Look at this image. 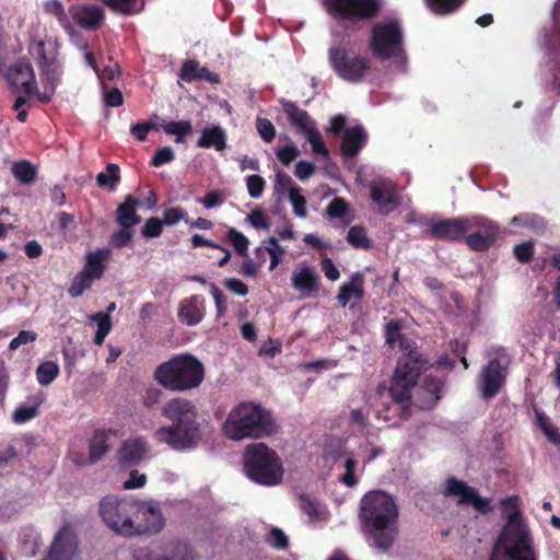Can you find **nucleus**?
<instances>
[{"mask_svg":"<svg viewBox=\"0 0 560 560\" xmlns=\"http://www.w3.org/2000/svg\"><path fill=\"white\" fill-rule=\"evenodd\" d=\"M398 506L382 490L366 492L360 500L359 520L368 544L378 551H388L398 535Z\"/></svg>","mask_w":560,"mask_h":560,"instance_id":"f257e3e1","label":"nucleus"},{"mask_svg":"<svg viewBox=\"0 0 560 560\" xmlns=\"http://www.w3.org/2000/svg\"><path fill=\"white\" fill-rule=\"evenodd\" d=\"M161 413L172 424L163 425L154 432L159 443H165L174 451L191 450L198 445L206 422L199 419L197 408L190 400L172 398L163 406Z\"/></svg>","mask_w":560,"mask_h":560,"instance_id":"f03ea898","label":"nucleus"},{"mask_svg":"<svg viewBox=\"0 0 560 560\" xmlns=\"http://www.w3.org/2000/svg\"><path fill=\"white\" fill-rule=\"evenodd\" d=\"M277 430L272 413L260 404L241 402L228 415L223 423V434L233 441L262 439Z\"/></svg>","mask_w":560,"mask_h":560,"instance_id":"7ed1b4c3","label":"nucleus"},{"mask_svg":"<svg viewBox=\"0 0 560 560\" xmlns=\"http://www.w3.org/2000/svg\"><path fill=\"white\" fill-rule=\"evenodd\" d=\"M489 560H538L529 528L520 511L508 516L493 544Z\"/></svg>","mask_w":560,"mask_h":560,"instance_id":"20e7f679","label":"nucleus"},{"mask_svg":"<svg viewBox=\"0 0 560 560\" xmlns=\"http://www.w3.org/2000/svg\"><path fill=\"white\" fill-rule=\"evenodd\" d=\"M153 377L164 389L183 393L197 388L202 383L205 366L195 355L179 353L159 364Z\"/></svg>","mask_w":560,"mask_h":560,"instance_id":"39448f33","label":"nucleus"},{"mask_svg":"<svg viewBox=\"0 0 560 560\" xmlns=\"http://www.w3.org/2000/svg\"><path fill=\"white\" fill-rule=\"evenodd\" d=\"M246 476L262 486H276L282 480V462L275 450L261 442L248 444L243 454Z\"/></svg>","mask_w":560,"mask_h":560,"instance_id":"423d86ee","label":"nucleus"},{"mask_svg":"<svg viewBox=\"0 0 560 560\" xmlns=\"http://www.w3.org/2000/svg\"><path fill=\"white\" fill-rule=\"evenodd\" d=\"M369 48L380 60H393L405 66L407 52L401 22L396 18H388L375 23L371 28Z\"/></svg>","mask_w":560,"mask_h":560,"instance_id":"0eeeda50","label":"nucleus"},{"mask_svg":"<svg viewBox=\"0 0 560 560\" xmlns=\"http://www.w3.org/2000/svg\"><path fill=\"white\" fill-rule=\"evenodd\" d=\"M429 366V361L417 352L408 353L406 361H398L390 386L389 396L397 405V409L405 412L411 399V389L417 384L419 376Z\"/></svg>","mask_w":560,"mask_h":560,"instance_id":"6e6552de","label":"nucleus"},{"mask_svg":"<svg viewBox=\"0 0 560 560\" xmlns=\"http://www.w3.org/2000/svg\"><path fill=\"white\" fill-rule=\"evenodd\" d=\"M135 508L131 498L107 494L100 501L98 514L110 530L124 537H132Z\"/></svg>","mask_w":560,"mask_h":560,"instance_id":"1a4fd4ad","label":"nucleus"},{"mask_svg":"<svg viewBox=\"0 0 560 560\" xmlns=\"http://www.w3.org/2000/svg\"><path fill=\"white\" fill-rule=\"evenodd\" d=\"M328 15L338 23L372 21L382 11V0H323Z\"/></svg>","mask_w":560,"mask_h":560,"instance_id":"9d476101","label":"nucleus"},{"mask_svg":"<svg viewBox=\"0 0 560 560\" xmlns=\"http://www.w3.org/2000/svg\"><path fill=\"white\" fill-rule=\"evenodd\" d=\"M328 62L340 79L350 83L363 81L372 68L368 56L354 54L341 45L329 48Z\"/></svg>","mask_w":560,"mask_h":560,"instance_id":"9b49d317","label":"nucleus"},{"mask_svg":"<svg viewBox=\"0 0 560 560\" xmlns=\"http://www.w3.org/2000/svg\"><path fill=\"white\" fill-rule=\"evenodd\" d=\"M500 226L491 219L474 214L467 217V236L465 244L474 252H488L498 241Z\"/></svg>","mask_w":560,"mask_h":560,"instance_id":"f8f14e48","label":"nucleus"},{"mask_svg":"<svg viewBox=\"0 0 560 560\" xmlns=\"http://www.w3.org/2000/svg\"><path fill=\"white\" fill-rule=\"evenodd\" d=\"M135 504L132 536L154 535L164 528L165 520L158 502L135 500Z\"/></svg>","mask_w":560,"mask_h":560,"instance_id":"ddd939ff","label":"nucleus"},{"mask_svg":"<svg viewBox=\"0 0 560 560\" xmlns=\"http://www.w3.org/2000/svg\"><path fill=\"white\" fill-rule=\"evenodd\" d=\"M444 494L446 497H457L458 504L471 505L481 514H489L493 511L490 498L480 497L476 488L468 486L465 481L455 477H450L445 481Z\"/></svg>","mask_w":560,"mask_h":560,"instance_id":"4468645a","label":"nucleus"},{"mask_svg":"<svg viewBox=\"0 0 560 560\" xmlns=\"http://www.w3.org/2000/svg\"><path fill=\"white\" fill-rule=\"evenodd\" d=\"M508 368L498 358L489 360L478 376V388L483 399L497 396L506 382Z\"/></svg>","mask_w":560,"mask_h":560,"instance_id":"2eb2a0df","label":"nucleus"},{"mask_svg":"<svg viewBox=\"0 0 560 560\" xmlns=\"http://www.w3.org/2000/svg\"><path fill=\"white\" fill-rule=\"evenodd\" d=\"M431 237L447 242H465L467 217H456L438 221H427Z\"/></svg>","mask_w":560,"mask_h":560,"instance_id":"dca6fc26","label":"nucleus"},{"mask_svg":"<svg viewBox=\"0 0 560 560\" xmlns=\"http://www.w3.org/2000/svg\"><path fill=\"white\" fill-rule=\"evenodd\" d=\"M78 549V537L71 525L62 526L55 535L43 560H72Z\"/></svg>","mask_w":560,"mask_h":560,"instance_id":"f3484780","label":"nucleus"},{"mask_svg":"<svg viewBox=\"0 0 560 560\" xmlns=\"http://www.w3.org/2000/svg\"><path fill=\"white\" fill-rule=\"evenodd\" d=\"M370 197L377 206L381 214H389L400 203L396 185L392 180H372L370 184Z\"/></svg>","mask_w":560,"mask_h":560,"instance_id":"a211bd4d","label":"nucleus"},{"mask_svg":"<svg viewBox=\"0 0 560 560\" xmlns=\"http://www.w3.org/2000/svg\"><path fill=\"white\" fill-rule=\"evenodd\" d=\"M7 80L11 88L22 89L26 95L36 91L35 74L30 61L21 59L9 68Z\"/></svg>","mask_w":560,"mask_h":560,"instance_id":"6ab92c4d","label":"nucleus"},{"mask_svg":"<svg viewBox=\"0 0 560 560\" xmlns=\"http://www.w3.org/2000/svg\"><path fill=\"white\" fill-rule=\"evenodd\" d=\"M446 375L443 377L425 375L423 378L421 390L423 398H418L416 405L422 410L433 409L442 398V390L446 383Z\"/></svg>","mask_w":560,"mask_h":560,"instance_id":"aec40b11","label":"nucleus"},{"mask_svg":"<svg viewBox=\"0 0 560 560\" xmlns=\"http://www.w3.org/2000/svg\"><path fill=\"white\" fill-rule=\"evenodd\" d=\"M147 452L148 445L144 439H128L121 443L118 450V462L126 468L137 466L144 458Z\"/></svg>","mask_w":560,"mask_h":560,"instance_id":"412c9836","label":"nucleus"},{"mask_svg":"<svg viewBox=\"0 0 560 560\" xmlns=\"http://www.w3.org/2000/svg\"><path fill=\"white\" fill-rule=\"evenodd\" d=\"M205 298L198 294L182 300L178 307V319L188 326L199 324L205 316Z\"/></svg>","mask_w":560,"mask_h":560,"instance_id":"4be33fe9","label":"nucleus"},{"mask_svg":"<svg viewBox=\"0 0 560 560\" xmlns=\"http://www.w3.org/2000/svg\"><path fill=\"white\" fill-rule=\"evenodd\" d=\"M116 431L108 429H97L94 431L93 436L91 438L89 442V456L88 458L80 460L74 459L77 464L83 465H92L100 460L108 451H109V443L108 440L110 436L115 435Z\"/></svg>","mask_w":560,"mask_h":560,"instance_id":"5701e85b","label":"nucleus"},{"mask_svg":"<svg viewBox=\"0 0 560 560\" xmlns=\"http://www.w3.org/2000/svg\"><path fill=\"white\" fill-rule=\"evenodd\" d=\"M158 549L162 560H196L194 548L183 539L162 540Z\"/></svg>","mask_w":560,"mask_h":560,"instance_id":"b1692460","label":"nucleus"},{"mask_svg":"<svg viewBox=\"0 0 560 560\" xmlns=\"http://www.w3.org/2000/svg\"><path fill=\"white\" fill-rule=\"evenodd\" d=\"M72 18L80 27L96 31L101 27L105 13L96 4H83L72 13Z\"/></svg>","mask_w":560,"mask_h":560,"instance_id":"393cba45","label":"nucleus"},{"mask_svg":"<svg viewBox=\"0 0 560 560\" xmlns=\"http://www.w3.org/2000/svg\"><path fill=\"white\" fill-rule=\"evenodd\" d=\"M366 140L368 135L362 126L345 129L340 144L341 154L346 158H354L365 145Z\"/></svg>","mask_w":560,"mask_h":560,"instance_id":"a878e982","label":"nucleus"},{"mask_svg":"<svg viewBox=\"0 0 560 560\" xmlns=\"http://www.w3.org/2000/svg\"><path fill=\"white\" fill-rule=\"evenodd\" d=\"M178 75L183 81L188 83L195 81H207L210 83L220 82L217 73L211 72L207 67L200 66L195 59L184 61Z\"/></svg>","mask_w":560,"mask_h":560,"instance_id":"bb28decb","label":"nucleus"},{"mask_svg":"<svg viewBox=\"0 0 560 560\" xmlns=\"http://www.w3.org/2000/svg\"><path fill=\"white\" fill-rule=\"evenodd\" d=\"M280 105L291 126L295 127L301 132L306 131L315 125V121L312 119L310 114L306 110L301 109L296 103L281 98Z\"/></svg>","mask_w":560,"mask_h":560,"instance_id":"cd10ccee","label":"nucleus"},{"mask_svg":"<svg viewBox=\"0 0 560 560\" xmlns=\"http://www.w3.org/2000/svg\"><path fill=\"white\" fill-rule=\"evenodd\" d=\"M139 200L132 195L125 197L122 203L116 209V222L121 228H133L141 222V217L137 213Z\"/></svg>","mask_w":560,"mask_h":560,"instance_id":"c85d7f7f","label":"nucleus"},{"mask_svg":"<svg viewBox=\"0 0 560 560\" xmlns=\"http://www.w3.org/2000/svg\"><path fill=\"white\" fill-rule=\"evenodd\" d=\"M291 281L294 289L305 294L306 296H310L312 293L318 291V276L310 267H305L300 271H294Z\"/></svg>","mask_w":560,"mask_h":560,"instance_id":"c756f323","label":"nucleus"},{"mask_svg":"<svg viewBox=\"0 0 560 560\" xmlns=\"http://www.w3.org/2000/svg\"><path fill=\"white\" fill-rule=\"evenodd\" d=\"M196 145L202 149L213 148L215 151H223L226 148V132L220 126L205 128Z\"/></svg>","mask_w":560,"mask_h":560,"instance_id":"7c9ffc66","label":"nucleus"},{"mask_svg":"<svg viewBox=\"0 0 560 560\" xmlns=\"http://www.w3.org/2000/svg\"><path fill=\"white\" fill-rule=\"evenodd\" d=\"M364 295L363 276L355 272L351 276V281L340 287L337 300L341 306H346L352 298L361 300Z\"/></svg>","mask_w":560,"mask_h":560,"instance_id":"2f4dec72","label":"nucleus"},{"mask_svg":"<svg viewBox=\"0 0 560 560\" xmlns=\"http://www.w3.org/2000/svg\"><path fill=\"white\" fill-rule=\"evenodd\" d=\"M108 250L105 249H98L96 252L89 253L86 255V260L82 271L93 277L94 279L100 280L105 272V261L108 258Z\"/></svg>","mask_w":560,"mask_h":560,"instance_id":"473e14b6","label":"nucleus"},{"mask_svg":"<svg viewBox=\"0 0 560 560\" xmlns=\"http://www.w3.org/2000/svg\"><path fill=\"white\" fill-rule=\"evenodd\" d=\"M11 172L15 179L23 185H30L37 178L36 167L27 160L14 162Z\"/></svg>","mask_w":560,"mask_h":560,"instance_id":"72a5a7b5","label":"nucleus"},{"mask_svg":"<svg viewBox=\"0 0 560 560\" xmlns=\"http://www.w3.org/2000/svg\"><path fill=\"white\" fill-rule=\"evenodd\" d=\"M166 135L175 136V142L184 143L185 138L191 133L192 126L189 120L167 121L161 125Z\"/></svg>","mask_w":560,"mask_h":560,"instance_id":"f704fd0d","label":"nucleus"},{"mask_svg":"<svg viewBox=\"0 0 560 560\" xmlns=\"http://www.w3.org/2000/svg\"><path fill=\"white\" fill-rule=\"evenodd\" d=\"M537 425L545 434L546 439L555 446L560 448V431L542 411L536 410Z\"/></svg>","mask_w":560,"mask_h":560,"instance_id":"c9c22d12","label":"nucleus"},{"mask_svg":"<svg viewBox=\"0 0 560 560\" xmlns=\"http://www.w3.org/2000/svg\"><path fill=\"white\" fill-rule=\"evenodd\" d=\"M120 182V168L115 163H109L105 172H101L96 176V184L101 188H108L115 190L117 184Z\"/></svg>","mask_w":560,"mask_h":560,"instance_id":"e433bc0d","label":"nucleus"},{"mask_svg":"<svg viewBox=\"0 0 560 560\" xmlns=\"http://www.w3.org/2000/svg\"><path fill=\"white\" fill-rule=\"evenodd\" d=\"M90 320L97 324V330L94 337V343L97 346L103 345L106 336L112 329V318L108 313L97 312L90 316Z\"/></svg>","mask_w":560,"mask_h":560,"instance_id":"4c0bfd02","label":"nucleus"},{"mask_svg":"<svg viewBox=\"0 0 560 560\" xmlns=\"http://www.w3.org/2000/svg\"><path fill=\"white\" fill-rule=\"evenodd\" d=\"M424 2L435 15H448L463 7L466 0H424Z\"/></svg>","mask_w":560,"mask_h":560,"instance_id":"58836bf2","label":"nucleus"},{"mask_svg":"<svg viewBox=\"0 0 560 560\" xmlns=\"http://www.w3.org/2000/svg\"><path fill=\"white\" fill-rule=\"evenodd\" d=\"M346 240L354 248L370 249L373 245L372 240L368 236L366 230L362 225L351 226Z\"/></svg>","mask_w":560,"mask_h":560,"instance_id":"ea45409f","label":"nucleus"},{"mask_svg":"<svg viewBox=\"0 0 560 560\" xmlns=\"http://www.w3.org/2000/svg\"><path fill=\"white\" fill-rule=\"evenodd\" d=\"M59 365L54 361H45L36 369V380L42 386L51 384L59 375Z\"/></svg>","mask_w":560,"mask_h":560,"instance_id":"a19ab883","label":"nucleus"},{"mask_svg":"<svg viewBox=\"0 0 560 560\" xmlns=\"http://www.w3.org/2000/svg\"><path fill=\"white\" fill-rule=\"evenodd\" d=\"M96 279H94L93 277H91L88 273L83 272L82 270L79 271L74 276V278H73V280H72V282H71V284H70V287L68 289L69 295L71 298H79V296H81L84 293V291L91 289V287H92V284H93V282Z\"/></svg>","mask_w":560,"mask_h":560,"instance_id":"79ce46f5","label":"nucleus"},{"mask_svg":"<svg viewBox=\"0 0 560 560\" xmlns=\"http://www.w3.org/2000/svg\"><path fill=\"white\" fill-rule=\"evenodd\" d=\"M112 11L122 14L132 15L140 12L141 7L137 5V0H102Z\"/></svg>","mask_w":560,"mask_h":560,"instance_id":"37998d69","label":"nucleus"},{"mask_svg":"<svg viewBox=\"0 0 560 560\" xmlns=\"http://www.w3.org/2000/svg\"><path fill=\"white\" fill-rule=\"evenodd\" d=\"M303 133L306 136L307 141L310 142L312 150L315 154L322 155L326 159L329 158V151L325 145L320 132L316 128V124L313 127L308 128Z\"/></svg>","mask_w":560,"mask_h":560,"instance_id":"c03bdc74","label":"nucleus"},{"mask_svg":"<svg viewBox=\"0 0 560 560\" xmlns=\"http://www.w3.org/2000/svg\"><path fill=\"white\" fill-rule=\"evenodd\" d=\"M228 240L234 247V250L242 257H247L248 238L234 228L228 231Z\"/></svg>","mask_w":560,"mask_h":560,"instance_id":"a18cd8bd","label":"nucleus"},{"mask_svg":"<svg viewBox=\"0 0 560 560\" xmlns=\"http://www.w3.org/2000/svg\"><path fill=\"white\" fill-rule=\"evenodd\" d=\"M265 541L272 548L285 550L289 547V538L284 532L278 527H272L267 534Z\"/></svg>","mask_w":560,"mask_h":560,"instance_id":"49530a36","label":"nucleus"},{"mask_svg":"<svg viewBox=\"0 0 560 560\" xmlns=\"http://www.w3.org/2000/svg\"><path fill=\"white\" fill-rule=\"evenodd\" d=\"M292 188H299L294 185L292 178L287 174L285 172L279 170L276 172L275 176V185H273V192L278 194L280 196L285 195L287 192L290 194Z\"/></svg>","mask_w":560,"mask_h":560,"instance_id":"de8ad7c7","label":"nucleus"},{"mask_svg":"<svg viewBox=\"0 0 560 560\" xmlns=\"http://www.w3.org/2000/svg\"><path fill=\"white\" fill-rule=\"evenodd\" d=\"M267 243L268 246H266V252L270 255L269 269L273 270L280 262L285 249L279 244V240L276 236H270L267 240Z\"/></svg>","mask_w":560,"mask_h":560,"instance_id":"09e8293b","label":"nucleus"},{"mask_svg":"<svg viewBox=\"0 0 560 560\" xmlns=\"http://www.w3.org/2000/svg\"><path fill=\"white\" fill-rule=\"evenodd\" d=\"M289 199L293 207V212L299 218H306V198L301 194V188H292Z\"/></svg>","mask_w":560,"mask_h":560,"instance_id":"8fccbe9b","label":"nucleus"},{"mask_svg":"<svg viewBox=\"0 0 560 560\" xmlns=\"http://www.w3.org/2000/svg\"><path fill=\"white\" fill-rule=\"evenodd\" d=\"M349 203L341 197L334 198L326 208V212L331 219H341L347 215Z\"/></svg>","mask_w":560,"mask_h":560,"instance_id":"3c124183","label":"nucleus"},{"mask_svg":"<svg viewBox=\"0 0 560 560\" xmlns=\"http://www.w3.org/2000/svg\"><path fill=\"white\" fill-rule=\"evenodd\" d=\"M535 252V245L533 242H523L521 244H517L513 248L514 257L521 262V264H528L534 257Z\"/></svg>","mask_w":560,"mask_h":560,"instance_id":"603ef678","label":"nucleus"},{"mask_svg":"<svg viewBox=\"0 0 560 560\" xmlns=\"http://www.w3.org/2000/svg\"><path fill=\"white\" fill-rule=\"evenodd\" d=\"M40 70V79L43 84H52L54 86L58 85L59 82V71L57 60L39 67Z\"/></svg>","mask_w":560,"mask_h":560,"instance_id":"864d4df0","label":"nucleus"},{"mask_svg":"<svg viewBox=\"0 0 560 560\" xmlns=\"http://www.w3.org/2000/svg\"><path fill=\"white\" fill-rule=\"evenodd\" d=\"M246 186L248 195L252 198H259L266 187V180L260 175H249L246 177Z\"/></svg>","mask_w":560,"mask_h":560,"instance_id":"5fc2aeb1","label":"nucleus"},{"mask_svg":"<svg viewBox=\"0 0 560 560\" xmlns=\"http://www.w3.org/2000/svg\"><path fill=\"white\" fill-rule=\"evenodd\" d=\"M38 405L34 406H21L13 412L12 419L15 423H25L34 419L38 415Z\"/></svg>","mask_w":560,"mask_h":560,"instance_id":"6e6d98bb","label":"nucleus"},{"mask_svg":"<svg viewBox=\"0 0 560 560\" xmlns=\"http://www.w3.org/2000/svg\"><path fill=\"white\" fill-rule=\"evenodd\" d=\"M256 128L265 142L270 143L275 139L276 128L269 119L258 117L256 119Z\"/></svg>","mask_w":560,"mask_h":560,"instance_id":"4d7b16f0","label":"nucleus"},{"mask_svg":"<svg viewBox=\"0 0 560 560\" xmlns=\"http://www.w3.org/2000/svg\"><path fill=\"white\" fill-rule=\"evenodd\" d=\"M163 232V222L156 217L149 218L141 228V234L144 237H159Z\"/></svg>","mask_w":560,"mask_h":560,"instance_id":"13d9d810","label":"nucleus"},{"mask_svg":"<svg viewBox=\"0 0 560 560\" xmlns=\"http://www.w3.org/2000/svg\"><path fill=\"white\" fill-rule=\"evenodd\" d=\"M187 212L180 207L168 208L163 212V224L174 225L179 221L184 220L186 223L189 222Z\"/></svg>","mask_w":560,"mask_h":560,"instance_id":"bf43d9fd","label":"nucleus"},{"mask_svg":"<svg viewBox=\"0 0 560 560\" xmlns=\"http://www.w3.org/2000/svg\"><path fill=\"white\" fill-rule=\"evenodd\" d=\"M276 155L284 166H289L300 155V150L295 144H285L277 150Z\"/></svg>","mask_w":560,"mask_h":560,"instance_id":"052dcab7","label":"nucleus"},{"mask_svg":"<svg viewBox=\"0 0 560 560\" xmlns=\"http://www.w3.org/2000/svg\"><path fill=\"white\" fill-rule=\"evenodd\" d=\"M175 159V153L171 147L159 148L151 159L150 164L154 167H160L164 164L171 163Z\"/></svg>","mask_w":560,"mask_h":560,"instance_id":"680f3d73","label":"nucleus"},{"mask_svg":"<svg viewBox=\"0 0 560 560\" xmlns=\"http://www.w3.org/2000/svg\"><path fill=\"white\" fill-rule=\"evenodd\" d=\"M132 237V228H121L110 236V244L116 248H122L131 242Z\"/></svg>","mask_w":560,"mask_h":560,"instance_id":"e2e57ef3","label":"nucleus"},{"mask_svg":"<svg viewBox=\"0 0 560 560\" xmlns=\"http://www.w3.org/2000/svg\"><path fill=\"white\" fill-rule=\"evenodd\" d=\"M210 289L215 304L217 317H222L228 311L226 298L215 283H210Z\"/></svg>","mask_w":560,"mask_h":560,"instance_id":"0e129e2a","label":"nucleus"},{"mask_svg":"<svg viewBox=\"0 0 560 560\" xmlns=\"http://www.w3.org/2000/svg\"><path fill=\"white\" fill-rule=\"evenodd\" d=\"M402 326L398 320H390L385 325V341L394 346L404 335L400 334Z\"/></svg>","mask_w":560,"mask_h":560,"instance_id":"69168bd1","label":"nucleus"},{"mask_svg":"<svg viewBox=\"0 0 560 560\" xmlns=\"http://www.w3.org/2000/svg\"><path fill=\"white\" fill-rule=\"evenodd\" d=\"M247 220L255 229L267 230L269 228V220L262 210H253L248 215Z\"/></svg>","mask_w":560,"mask_h":560,"instance_id":"338daca9","label":"nucleus"},{"mask_svg":"<svg viewBox=\"0 0 560 560\" xmlns=\"http://www.w3.org/2000/svg\"><path fill=\"white\" fill-rule=\"evenodd\" d=\"M132 560H162L158 546L154 549L143 547L136 549Z\"/></svg>","mask_w":560,"mask_h":560,"instance_id":"774afa93","label":"nucleus"}]
</instances>
